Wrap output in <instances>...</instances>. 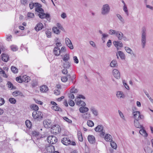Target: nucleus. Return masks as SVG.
I'll list each match as a JSON object with an SVG mask.
<instances>
[{"mask_svg": "<svg viewBox=\"0 0 153 153\" xmlns=\"http://www.w3.org/2000/svg\"><path fill=\"white\" fill-rule=\"evenodd\" d=\"M62 59L61 62L63 67L66 68H69L70 66V63L68 61L70 59L69 55L67 53L65 54L64 55Z\"/></svg>", "mask_w": 153, "mask_h": 153, "instance_id": "1", "label": "nucleus"}, {"mask_svg": "<svg viewBox=\"0 0 153 153\" xmlns=\"http://www.w3.org/2000/svg\"><path fill=\"white\" fill-rule=\"evenodd\" d=\"M81 98L85 99V97L83 95H79L75 100L76 104L79 106H85L86 104L84 101L81 100Z\"/></svg>", "mask_w": 153, "mask_h": 153, "instance_id": "2", "label": "nucleus"}, {"mask_svg": "<svg viewBox=\"0 0 153 153\" xmlns=\"http://www.w3.org/2000/svg\"><path fill=\"white\" fill-rule=\"evenodd\" d=\"M30 107L34 111L33 112L32 115H41L42 114L41 112L38 111L39 108L37 105L32 104L30 105Z\"/></svg>", "mask_w": 153, "mask_h": 153, "instance_id": "3", "label": "nucleus"}, {"mask_svg": "<svg viewBox=\"0 0 153 153\" xmlns=\"http://www.w3.org/2000/svg\"><path fill=\"white\" fill-rule=\"evenodd\" d=\"M47 139L48 143L51 144L56 143L58 140L56 137L53 135L48 137Z\"/></svg>", "mask_w": 153, "mask_h": 153, "instance_id": "4", "label": "nucleus"}, {"mask_svg": "<svg viewBox=\"0 0 153 153\" xmlns=\"http://www.w3.org/2000/svg\"><path fill=\"white\" fill-rule=\"evenodd\" d=\"M103 126L102 125H98L94 129L96 132H100V136L101 137H103L105 135L104 131L103 130Z\"/></svg>", "mask_w": 153, "mask_h": 153, "instance_id": "5", "label": "nucleus"}, {"mask_svg": "<svg viewBox=\"0 0 153 153\" xmlns=\"http://www.w3.org/2000/svg\"><path fill=\"white\" fill-rule=\"evenodd\" d=\"M52 129L54 133L58 134L61 131V128L60 126L58 125H53L51 128Z\"/></svg>", "mask_w": 153, "mask_h": 153, "instance_id": "6", "label": "nucleus"}, {"mask_svg": "<svg viewBox=\"0 0 153 153\" xmlns=\"http://www.w3.org/2000/svg\"><path fill=\"white\" fill-rule=\"evenodd\" d=\"M43 124L44 127L47 128H49L52 126L51 120L49 119L45 120L43 122Z\"/></svg>", "mask_w": 153, "mask_h": 153, "instance_id": "7", "label": "nucleus"}, {"mask_svg": "<svg viewBox=\"0 0 153 153\" xmlns=\"http://www.w3.org/2000/svg\"><path fill=\"white\" fill-rule=\"evenodd\" d=\"M145 31L146 29L145 28H143V29L142 36V43L143 48H144L145 46L146 40V34L145 33Z\"/></svg>", "mask_w": 153, "mask_h": 153, "instance_id": "8", "label": "nucleus"}, {"mask_svg": "<svg viewBox=\"0 0 153 153\" xmlns=\"http://www.w3.org/2000/svg\"><path fill=\"white\" fill-rule=\"evenodd\" d=\"M110 8L108 4H106L103 5L102 13L105 14L108 13L109 11Z\"/></svg>", "mask_w": 153, "mask_h": 153, "instance_id": "9", "label": "nucleus"}, {"mask_svg": "<svg viewBox=\"0 0 153 153\" xmlns=\"http://www.w3.org/2000/svg\"><path fill=\"white\" fill-rule=\"evenodd\" d=\"M61 143L64 145L68 146L71 143V140L69 138L65 137L62 138L61 140Z\"/></svg>", "mask_w": 153, "mask_h": 153, "instance_id": "10", "label": "nucleus"}, {"mask_svg": "<svg viewBox=\"0 0 153 153\" xmlns=\"http://www.w3.org/2000/svg\"><path fill=\"white\" fill-rule=\"evenodd\" d=\"M38 16L41 19H43L46 18L47 19L50 18V15L48 14H45L44 12H41L38 14Z\"/></svg>", "mask_w": 153, "mask_h": 153, "instance_id": "11", "label": "nucleus"}, {"mask_svg": "<svg viewBox=\"0 0 153 153\" xmlns=\"http://www.w3.org/2000/svg\"><path fill=\"white\" fill-rule=\"evenodd\" d=\"M35 10L39 13L41 12H44L43 10L41 8V5L37 3H36Z\"/></svg>", "mask_w": 153, "mask_h": 153, "instance_id": "12", "label": "nucleus"}, {"mask_svg": "<svg viewBox=\"0 0 153 153\" xmlns=\"http://www.w3.org/2000/svg\"><path fill=\"white\" fill-rule=\"evenodd\" d=\"M65 43L71 49H72L73 48V46L71 42V40L68 38L65 39Z\"/></svg>", "mask_w": 153, "mask_h": 153, "instance_id": "13", "label": "nucleus"}, {"mask_svg": "<svg viewBox=\"0 0 153 153\" xmlns=\"http://www.w3.org/2000/svg\"><path fill=\"white\" fill-rule=\"evenodd\" d=\"M88 139L89 142L91 144H94L95 142V137L93 135H88Z\"/></svg>", "mask_w": 153, "mask_h": 153, "instance_id": "14", "label": "nucleus"}, {"mask_svg": "<svg viewBox=\"0 0 153 153\" xmlns=\"http://www.w3.org/2000/svg\"><path fill=\"white\" fill-rule=\"evenodd\" d=\"M113 75L117 79H119L120 77V74L119 71L116 69H114L113 71Z\"/></svg>", "mask_w": 153, "mask_h": 153, "instance_id": "15", "label": "nucleus"}, {"mask_svg": "<svg viewBox=\"0 0 153 153\" xmlns=\"http://www.w3.org/2000/svg\"><path fill=\"white\" fill-rule=\"evenodd\" d=\"M40 91L42 93H46L48 90V87L45 85H43L40 87Z\"/></svg>", "mask_w": 153, "mask_h": 153, "instance_id": "16", "label": "nucleus"}, {"mask_svg": "<svg viewBox=\"0 0 153 153\" xmlns=\"http://www.w3.org/2000/svg\"><path fill=\"white\" fill-rule=\"evenodd\" d=\"M53 52L55 56H59L61 53V51L58 47H56L54 48Z\"/></svg>", "mask_w": 153, "mask_h": 153, "instance_id": "17", "label": "nucleus"}, {"mask_svg": "<svg viewBox=\"0 0 153 153\" xmlns=\"http://www.w3.org/2000/svg\"><path fill=\"white\" fill-rule=\"evenodd\" d=\"M43 25L41 23H39L35 27V29L37 31H38L42 30L43 28Z\"/></svg>", "mask_w": 153, "mask_h": 153, "instance_id": "18", "label": "nucleus"}, {"mask_svg": "<svg viewBox=\"0 0 153 153\" xmlns=\"http://www.w3.org/2000/svg\"><path fill=\"white\" fill-rule=\"evenodd\" d=\"M1 59L3 61L7 62L9 60V56L7 54L2 53L1 54Z\"/></svg>", "mask_w": 153, "mask_h": 153, "instance_id": "19", "label": "nucleus"}, {"mask_svg": "<svg viewBox=\"0 0 153 153\" xmlns=\"http://www.w3.org/2000/svg\"><path fill=\"white\" fill-rule=\"evenodd\" d=\"M141 129L139 131L140 133L144 137H147L148 136V134L146 133V131L144 130V128L143 126V127H141Z\"/></svg>", "mask_w": 153, "mask_h": 153, "instance_id": "20", "label": "nucleus"}, {"mask_svg": "<svg viewBox=\"0 0 153 153\" xmlns=\"http://www.w3.org/2000/svg\"><path fill=\"white\" fill-rule=\"evenodd\" d=\"M48 153H52L54 151V147L52 145H51L47 148Z\"/></svg>", "mask_w": 153, "mask_h": 153, "instance_id": "21", "label": "nucleus"}, {"mask_svg": "<svg viewBox=\"0 0 153 153\" xmlns=\"http://www.w3.org/2000/svg\"><path fill=\"white\" fill-rule=\"evenodd\" d=\"M105 139L106 141H111L112 140V137L109 134H107L105 137Z\"/></svg>", "mask_w": 153, "mask_h": 153, "instance_id": "22", "label": "nucleus"}, {"mask_svg": "<svg viewBox=\"0 0 153 153\" xmlns=\"http://www.w3.org/2000/svg\"><path fill=\"white\" fill-rule=\"evenodd\" d=\"M117 58H118L119 56L122 59H124L125 58V56L124 53L121 51H119L117 53Z\"/></svg>", "mask_w": 153, "mask_h": 153, "instance_id": "23", "label": "nucleus"}, {"mask_svg": "<svg viewBox=\"0 0 153 153\" xmlns=\"http://www.w3.org/2000/svg\"><path fill=\"white\" fill-rule=\"evenodd\" d=\"M88 108L84 106L81 107L79 109L80 112L82 113H84L88 111Z\"/></svg>", "mask_w": 153, "mask_h": 153, "instance_id": "24", "label": "nucleus"}, {"mask_svg": "<svg viewBox=\"0 0 153 153\" xmlns=\"http://www.w3.org/2000/svg\"><path fill=\"white\" fill-rule=\"evenodd\" d=\"M134 119V121H138L140 120L143 119V115H134L133 117Z\"/></svg>", "mask_w": 153, "mask_h": 153, "instance_id": "25", "label": "nucleus"}, {"mask_svg": "<svg viewBox=\"0 0 153 153\" xmlns=\"http://www.w3.org/2000/svg\"><path fill=\"white\" fill-rule=\"evenodd\" d=\"M23 82H28L30 80V77L26 75L23 76Z\"/></svg>", "mask_w": 153, "mask_h": 153, "instance_id": "26", "label": "nucleus"}, {"mask_svg": "<svg viewBox=\"0 0 153 153\" xmlns=\"http://www.w3.org/2000/svg\"><path fill=\"white\" fill-rule=\"evenodd\" d=\"M113 43L116 47H121L123 46V44L120 42L114 41Z\"/></svg>", "mask_w": 153, "mask_h": 153, "instance_id": "27", "label": "nucleus"}, {"mask_svg": "<svg viewBox=\"0 0 153 153\" xmlns=\"http://www.w3.org/2000/svg\"><path fill=\"white\" fill-rule=\"evenodd\" d=\"M33 118L37 121H40L43 119L42 115H32Z\"/></svg>", "mask_w": 153, "mask_h": 153, "instance_id": "28", "label": "nucleus"}, {"mask_svg": "<svg viewBox=\"0 0 153 153\" xmlns=\"http://www.w3.org/2000/svg\"><path fill=\"white\" fill-rule=\"evenodd\" d=\"M116 36L119 39H121L123 37V34L121 32H117L116 34Z\"/></svg>", "mask_w": 153, "mask_h": 153, "instance_id": "29", "label": "nucleus"}, {"mask_svg": "<svg viewBox=\"0 0 153 153\" xmlns=\"http://www.w3.org/2000/svg\"><path fill=\"white\" fill-rule=\"evenodd\" d=\"M77 136L80 142H82L83 141V138L81 131H78V132Z\"/></svg>", "mask_w": 153, "mask_h": 153, "instance_id": "30", "label": "nucleus"}, {"mask_svg": "<svg viewBox=\"0 0 153 153\" xmlns=\"http://www.w3.org/2000/svg\"><path fill=\"white\" fill-rule=\"evenodd\" d=\"M134 125L136 128H141L143 127V126L140 125L138 121H134Z\"/></svg>", "mask_w": 153, "mask_h": 153, "instance_id": "31", "label": "nucleus"}, {"mask_svg": "<svg viewBox=\"0 0 153 153\" xmlns=\"http://www.w3.org/2000/svg\"><path fill=\"white\" fill-rule=\"evenodd\" d=\"M110 142V144L111 147L113 149H116L117 148V145L116 143L114 141H113L112 140V141H111Z\"/></svg>", "mask_w": 153, "mask_h": 153, "instance_id": "32", "label": "nucleus"}, {"mask_svg": "<svg viewBox=\"0 0 153 153\" xmlns=\"http://www.w3.org/2000/svg\"><path fill=\"white\" fill-rule=\"evenodd\" d=\"M16 80L19 83H22L23 82V76L17 77L16 78Z\"/></svg>", "mask_w": 153, "mask_h": 153, "instance_id": "33", "label": "nucleus"}, {"mask_svg": "<svg viewBox=\"0 0 153 153\" xmlns=\"http://www.w3.org/2000/svg\"><path fill=\"white\" fill-rule=\"evenodd\" d=\"M25 124L27 127L29 128H30L32 126L31 122L28 120H27L26 121Z\"/></svg>", "mask_w": 153, "mask_h": 153, "instance_id": "34", "label": "nucleus"}, {"mask_svg": "<svg viewBox=\"0 0 153 153\" xmlns=\"http://www.w3.org/2000/svg\"><path fill=\"white\" fill-rule=\"evenodd\" d=\"M13 96L16 97L19 95L22 96V94L20 91H16L13 92Z\"/></svg>", "mask_w": 153, "mask_h": 153, "instance_id": "35", "label": "nucleus"}, {"mask_svg": "<svg viewBox=\"0 0 153 153\" xmlns=\"http://www.w3.org/2000/svg\"><path fill=\"white\" fill-rule=\"evenodd\" d=\"M11 71L14 73L16 74L18 72V69L16 67L12 66L11 68Z\"/></svg>", "mask_w": 153, "mask_h": 153, "instance_id": "36", "label": "nucleus"}, {"mask_svg": "<svg viewBox=\"0 0 153 153\" xmlns=\"http://www.w3.org/2000/svg\"><path fill=\"white\" fill-rule=\"evenodd\" d=\"M117 96L118 98H123L124 96L123 94V93L121 91H118L117 92Z\"/></svg>", "mask_w": 153, "mask_h": 153, "instance_id": "37", "label": "nucleus"}, {"mask_svg": "<svg viewBox=\"0 0 153 153\" xmlns=\"http://www.w3.org/2000/svg\"><path fill=\"white\" fill-rule=\"evenodd\" d=\"M52 109L56 111H59L61 109L59 107L57 106V105L52 106Z\"/></svg>", "mask_w": 153, "mask_h": 153, "instance_id": "38", "label": "nucleus"}, {"mask_svg": "<svg viewBox=\"0 0 153 153\" xmlns=\"http://www.w3.org/2000/svg\"><path fill=\"white\" fill-rule=\"evenodd\" d=\"M52 29L54 33L56 34H58L60 32V31L56 27H53Z\"/></svg>", "mask_w": 153, "mask_h": 153, "instance_id": "39", "label": "nucleus"}, {"mask_svg": "<svg viewBox=\"0 0 153 153\" xmlns=\"http://www.w3.org/2000/svg\"><path fill=\"white\" fill-rule=\"evenodd\" d=\"M117 65V62L115 60H112L110 64V65L112 67H115Z\"/></svg>", "mask_w": 153, "mask_h": 153, "instance_id": "40", "label": "nucleus"}, {"mask_svg": "<svg viewBox=\"0 0 153 153\" xmlns=\"http://www.w3.org/2000/svg\"><path fill=\"white\" fill-rule=\"evenodd\" d=\"M10 48L11 50L13 51H15L17 50L18 48L15 45H12L10 46Z\"/></svg>", "mask_w": 153, "mask_h": 153, "instance_id": "41", "label": "nucleus"}, {"mask_svg": "<svg viewBox=\"0 0 153 153\" xmlns=\"http://www.w3.org/2000/svg\"><path fill=\"white\" fill-rule=\"evenodd\" d=\"M70 91L71 93H76L78 92V90L74 86L71 89Z\"/></svg>", "mask_w": 153, "mask_h": 153, "instance_id": "42", "label": "nucleus"}, {"mask_svg": "<svg viewBox=\"0 0 153 153\" xmlns=\"http://www.w3.org/2000/svg\"><path fill=\"white\" fill-rule=\"evenodd\" d=\"M87 124L90 127H92L94 125V123L92 121L90 120H88L87 121Z\"/></svg>", "mask_w": 153, "mask_h": 153, "instance_id": "43", "label": "nucleus"}, {"mask_svg": "<svg viewBox=\"0 0 153 153\" xmlns=\"http://www.w3.org/2000/svg\"><path fill=\"white\" fill-rule=\"evenodd\" d=\"M9 102L12 104H15L16 102V100L13 98H10L9 100Z\"/></svg>", "mask_w": 153, "mask_h": 153, "instance_id": "44", "label": "nucleus"}, {"mask_svg": "<svg viewBox=\"0 0 153 153\" xmlns=\"http://www.w3.org/2000/svg\"><path fill=\"white\" fill-rule=\"evenodd\" d=\"M35 5L36 3H34L33 2H30L29 4L30 9H32L34 7H35Z\"/></svg>", "mask_w": 153, "mask_h": 153, "instance_id": "45", "label": "nucleus"}, {"mask_svg": "<svg viewBox=\"0 0 153 153\" xmlns=\"http://www.w3.org/2000/svg\"><path fill=\"white\" fill-rule=\"evenodd\" d=\"M7 85L8 87L11 89L14 88V87L13 84L10 82H8L7 83Z\"/></svg>", "mask_w": 153, "mask_h": 153, "instance_id": "46", "label": "nucleus"}, {"mask_svg": "<svg viewBox=\"0 0 153 153\" xmlns=\"http://www.w3.org/2000/svg\"><path fill=\"white\" fill-rule=\"evenodd\" d=\"M27 16L28 17L30 18H33L34 17V13L31 12L28 13L27 14Z\"/></svg>", "mask_w": 153, "mask_h": 153, "instance_id": "47", "label": "nucleus"}, {"mask_svg": "<svg viewBox=\"0 0 153 153\" xmlns=\"http://www.w3.org/2000/svg\"><path fill=\"white\" fill-rule=\"evenodd\" d=\"M125 50H126V51L128 53H131L132 52L131 50L128 47H125Z\"/></svg>", "mask_w": 153, "mask_h": 153, "instance_id": "48", "label": "nucleus"}, {"mask_svg": "<svg viewBox=\"0 0 153 153\" xmlns=\"http://www.w3.org/2000/svg\"><path fill=\"white\" fill-rule=\"evenodd\" d=\"M63 119L69 123H72V121L71 120L69 119L66 117H63Z\"/></svg>", "mask_w": 153, "mask_h": 153, "instance_id": "49", "label": "nucleus"}, {"mask_svg": "<svg viewBox=\"0 0 153 153\" xmlns=\"http://www.w3.org/2000/svg\"><path fill=\"white\" fill-rule=\"evenodd\" d=\"M12 38V37L11 35H8L7 36L6 40L8 41H11V39Z\"/></svg>", "mask_w": 153, "mask_h": 153, "instance_id": "50", "label": "nucleus"}, {"mask_svg": "<svg viewBox=\"0 0 153 153\" xmlns=\"http://www.w3.org/2000/svg\"><path fill=\"white\" fill-rule=\"evenodd\" d=\"M68 103L69 105L71 106H73L75 105L74 102L71 100H70L69 101Z\"/></svg>", "mask_w": 153, "mask_h": 153, "instance_id": "51", "label": "nucleus"}, {"mask_svg": "<svg viewBox=\"0 0 153 153\" xmlns=\"http://www.w3.org/2000/svg\"><path fill=\"white\" fill-rule=\"evenodd\" d=\"M91 111L92 112L93 114L94 115H97V112L95 108H91Z\"/></svg>", "mask_w": 153, "mask_h": 153, "instance_id": "52", "label": "nucleus"}, {"mask_svg": "<svg viewBox=\"0 0 153 153\" xmlns=\"http://www.w3.org/2000/svg\"><path fill=\"white\" fill-rule=\"evenodd\" d=\"M61 80L63 82H65L68 80V78L66 76H63L61 77Z\"/></svg>", "mask_w": 153, "mask_h": 153, "instance_id": "53", "label": "nucleus"}, {"mask_svg": "<svg viewBox=\"0 0 153 153\" xmlns=\"http://www.w3.org/2000/svg\"><path fill=\"white\" fill-rule=\"evenodd\" d=\"M21 2L22 4L24 5H25L27 4V0H21Z\"/></svg>", "mask_w": 153, "mask_h": 153, "instance_id": "54", "label": "nucleus"}, {"mask_svg": "<svg viewBox=\"0 0 153 153\" xmlns=\"http://www.w3.org/2000/svg\"><path fill=\"white\" fill-rule=\"evenodd\" d=\"M32 134L33 136L37 137L39 135V133L36 131H33L32 132Z\"/></svg>", "mask_w": 153, "mask_h": 153, "instance_id": "55", "label": "nucleus"}, {"mask_svg": "<svg viewBox=\"0 0 153 153\" xmlns=\"http://www.w3.org/2000/svg\"><path fill=\"white\" fill-rule=\"evenodd\" d=\"M34 100L35 101V102L38 104L42 105L43 104V102L41 101L38 100L36 99H34Z\"/></svg>", "mask_w": 153, "mask_h": 153, "instance_id": "56", "label": "nucleus"}, {"mask_svg": "<svg viewBox=\"0 0 153 153\" xmlns=\"http://www.w3.org/2000/svg\"><path fill=\"white\" fill-rule=\"evenodd\" d=\"M4 100L3 98H0V105H2L4 103Z\"/></svg>", "mask_w": 153, "mask_h": 153, "instance_id": "57", "label": "nucleus"}, {"mask_svg": "<svg viewBox=\"0 0 153 153\" xmlns=\"http://www.w3.org/2000/svg\"><path fill=\"white\" fill-rule=\"evenodd\" d=\"M62 73L64 74H67L68 73V71L66 69L64 68L62 71Z\"/></svg>", "mask_w": 153, "mask_h": 153, "instance_id": "58", "label": "nucleus"}, {"mask_svg": "<svg viewBox=\"0 0 153 153\" xmlns=\"http://www.w3.org/2000/svg\"><path fill=\"white\" fill-rule=\"evenodd\" d=\"M123 10L128 15V11L127 7L126 5H124L123 7Z\"/></svg>", "mask_w": 153, "mask_h": 153, "instance_id": "59", "label": "nucleus"}, {"mask_svg": "<svg viewBox=\"0 0 153 153\" xmlns=\"http://www.w3.org/2000/svg\"><path fill=\"white\" fill-rule=\"evenodd\" d=\"M74 62L77 64L79 62L78 59L77 57L76 56H74Z\"/></svg>", "mask_w": 153, "mask_h": 153, "instance_id": "60", "label": "nucleus"}, {"mask_svg": "<svg viewBox=\"0 0 153 153\" xmlns=\"http://www.w3.org/2000/svg\"><path fill=\"white\" fill-rule=\"evenodd\" d=\"M116 31L114 30H110L109 31V34L111 35L116 34Z\"/></svg>", "mask_w": 153, "mask_h": 153, "instance_id": "61", "label": "nucleus"}, {"mask_svg": "<svg viewBox=\"0 0 153 153\" xmlns=\"http://www.w3.org/2000/svg\"><path fill=\"white\" fill-rule=\"evenodd\" d=\"M54 93L55 95H58L60 94V91L58 90H55Z\"/></svg>", "mask_w": 153, "mask_h": 153, "instance_id": "62", "label": "nucleus"}, {"mask_svg": "<svg viewBox=\"0 0 153 153\" xmlns=\"http://www.w3.org/2000/svg\"><path fill=\"white\" fill-rule=\"evenodd\" d=\"M46 34L47 36V37H50L51 36V32L50 31H46Z\"/></svg>", "mask_w": 153, "mask_h": 153, "instance_id": "63", "label": "nucleus"}, {"mask_svg": "<svg viewBox=\"0 0 153 153\" xmlns=\"http://www.w3.org/2000/svg\"><path fill=\"white\" fill-rule=\"evenodd\" d=\"M69 97L70 99H74V95L72 94H69Z\"/></svg>", "mask_w": 153, "mask_h": 153, "instance_id": "64", "label": "nucleus"}]
</instances>
